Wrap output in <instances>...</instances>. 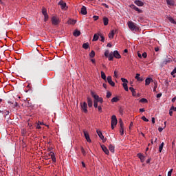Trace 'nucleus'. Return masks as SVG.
<instances>
[{
	"mask_svg": "<svg viewBox=\"0 0 176 176\" xmlns=\"http://www.w3.org/2000/svg\"><path fill=\"white\" fill-rule=\"evenodd\" d=\"M128 27L131 31H140V28L133 21L128 22Z\"/></svg>",
	"mask_w": 176,
	"mask_h": 176,
	"instance_id": "obj_1",
	"label": "nucleus"
},
{
	"mask_svg": "<svg viewBox=\"0 0 176 176\" xmlns=\"http://www.w3.org/2000/svg\"><path fill=\"white\" fill-rule=\"evenodd\" d=\"M116 124H118V118H116V116L113 115L111 117V129L113 130L115 127H116Z\"/></svg>",
	"mask_w": 176,
	"mask_h": 176,
	"instance_id": "obj_2",
	"label": "nucleus"
},
{
	"mask_svg": "<svg viewBox=\"0 0 176 176\" xmlns=\"http://www.w3.org/2000/svg\"><path fill=\"white\" fill-rule=\"evenodd\" d=\"M113 57L115 58H122V56H120V54H119V52L114 51L113 54H111V61H113Z\"/></svg>",
	"mask_w": 176,
	"mask_h": 176,
	"instance_id": "obj_3",
	"label": "nucleus"
},
{
	"mask_svg": "<svg viewBox=\"0 0 176 176\" xmlns=\"http://www.w3.org/2000/svg\"><path fill=\"white\" fill-rule=\"evenodd\" d=\"M80 107L82 112H84V113H87V103L86 102L80 103Z\"/></svg>",
	"mask_w": 176,
	"mask_h": 176,
	"instance_id": "obj_4",
	"label": "nucleus"
},
{
	"mask_svg": "<svg viewBox=\"0 0 176 176\" xmlns=\"http://www.w3.org/2000/svg\"><path fill=\"white\" fill-rule=\"evenodd\" d=\"M52 23L54 25H57L60 23V19L57 16H52Z\"/></svg>",
	"mask_w": 176,
	"mask_h": 176,
	"instance_id": "obj_5",
	"label": "nucleus"
},
{
	"mask_svg": "<svg viewBox=\"0 0 176 176\" xmlns=\"http://www.w3.org/2000/svg\"><path fill=\"white\" fill-rule=\"evenodd\" d=\"M83 133L85 137V140L87 141V142H91V139H90V135H89V132L83 131Z\"/></svg>",
	"mask_w": 176,
	"mask_h": 176,
	"instance_id": "obj_6",
	"label": "nucleus"
},
{
	"mask_svg": "<svg viewBox=\"0 0 176 176\" xmlns=\"http://www.w3.org/2000/svg\"><path fill=\"white\" fill-rule=\"evenodd\" d=\"M58 5L60 6V9H62L63 10L67 9V3H65L63 1H60L58 3Z\"/></svg>",
	"mask_w": 176,
	"mask_h": 176,
	"instance_id": "obj_7",
	"label": "nucleus"
},
{
	"mask_svg": "<svg viewBox=\"0 0 176 176\" xmlns=\"http://www.w3.org/2000/svg\"><path fill=\"white\" fill-rule=\"evenodd\" d=\"M96 132H97L98 137L100 138V140H102L103 142H105V140L104 139V135H102V132H101L98 129H97Z\"/></svg>",
	"mask_w": 176,
	"mask_h": 176,
	"instance_id": "obj_8",
	"label": "nucleus"
},
{
	"mask_svg": "<svg viewBox=\"0 0 176 176\" xmlns=\"http://www.w3.org/2000/svg\"><path fill=\"white\" fill-rule=\"evenodd\" d=\"M131 9L136 10V12H138V13H142V10H140V8H138V7L135 6L134 4L131 5Z\"/></svg>",
	"mask_w": 176,
	"mask_h": 176,
	"instance_id": "obj_9",
	"label": "nucleus"
},
{
	"mask_svg": "<svg viewBox=\"0 0 176 176\" xmlns=\"http://www.w3.org/2000/svg\"><path fill=\"white\" fill-rule=\"evenodd\" d=\"M151 82H153V79H152L151 78H147L145 80V85L149 86V85H151Z\"/></svg>",
	"mask_w": 176,
	"mask_h": 176,
	"instance_id": "obj_10",
	"label": "nucleus"
},
{
	"mask_svg": "<svg viewBox=\"0 0 176 176\" xmlns=\"http://www.w3.org/2000/svg\"><path fill=\"white\" fill-rule=\"evenodd\" d=\"M104 56L106 58H108L109 61H111V54H109V50H106L104 52Z\"/></svg>",
	"mask_w": 176,
	"mask_h": 176,
	"instance_id": "obj_11",
	"label": "nucleus"
},
{
	"mask_svg": "<svg viewBox=\"0 0 176 176\" xmlns=\"http://www.w3.org/2000/svg\"><path fill=\"white\" fill-rule=\"evenodd\" d=\"M87 104L89 108H91V107H93V100H91V98H87Z\"/></svg>",
	"mask_w": 176,
	"mask_h": 176,
	"instance_id": "obj_12",
	"label": "nucleus"
},
{
	"mask_svg": "<svg viewBox=\"0 0 176 176\" xmlns=\"http://www.w3.org/2000/svg\"><path fill=\"white\" fill-rule=\"evenodd\" d=\"M171 61H173V60H171V58H168L162 62V65H167V64H168V63H171Z\"/></svg>",
	"mask_w": 176,
	"mask_h": 176,
	"instance_id": "obj_13",
	"label": "nucleus"
},
{
	"mask_svg": "<svg viewBox=\"0 0 176 176\" xmlns=\"http://www.w3.org/2000/svg\"><path fill=\"white\" fill-rule=\"evenodd\" d=\"M91 96L94 98V101H97L100 98V96L93 91L91 92Z\"/></svg>",
	"mask_w": 176,
	"mask_h": 176,
	"instance_id": "obj_14",
	"label": "nucleus"
},
{
	"mask_svg": "<svg viewBox=\"0 0 176 176\" xmlns=\"http://www.w3.org/2000/svg\"><path fill=\"white\" fill-rule=\"evenodd\" d=\"M166 3L168 6H174V5H175L174 0H166Z\"/></svg>",
	"mask_w": 176,
	"mask_h": 176,
	"instance_id": "obj_15",
	"label": "nucleus"
},
{
	"mask_svg": "<svg viewBox=\"0 0 176 176\" xmlns=\"http://www.w3.org/2000/svg\"><path fill=\"white\" fill-rule=\"evenodd\" d=\"M140 76H141V74H136L135 78L137 79V80H138V82H142V80H144V78L142 77H140Z\"/></svg>",
	"mask_w": 176,
	"mask_h": 176,
	"instance_id": "obj_16",
	"label": "nucleus"
},
{
	"mask_svg": "<svg viewBox=\"0 0 176 176\" xmlns=\"http://www.w3.org/2000/svg\"><path fill=\"white\" fill-rule=\"evenodd\" d=\"M101 148L103 152L106 153V155H108V153H109V151L108 150V148H107V146H105L104 145H101Z\"/></svg>",
	"mask_w": 176,
	"mask_h": 176,
	"instance_id": "obj_17",
	"label": "nucleus"
},
{
	"mask_svg": "<svg viewBox=\"0 0 176 176\" xmlns=\"http://www.w3.org/2000/svg\"><path fill=\"white\" fill-rule=\"evenodd\" d=\"M80 13L81 14H87V10L85 6L81 8Z\"/></svg>",
	"mask_w": 176,
	"mask_h": 176,
	"instance_id": "obj_18",
	"label": "nucleus"
},
{
	"mask_svg": "<svg viewBox=\"0 0 176 176\" xmlns=\"http://www.w3.org/2000/svg\"><path fill=\"white\" fill-rule=\"evenodd\" d=\"M74 36L78 37L80 36V31L78 30H75L74 33H73Z\"/></svg>",
	"mask_w": 176,
	"mask_h": 176,
	"instance_id": "obj_19",
	"label": "nucleus"
},
{
	"mask_svg": "<svg viewBox=\"0 0 176 176\" xmlns=\"http://www.w3.org/2000/svg\"><path fill=\"white\" fill-rule=\"evenodd\" d=\"M109 23V19L107 16L103 17V24L104 25H107Z\"/></svg>",
	"mask_w": 176,
	"mask_h": 176,
	"instance_id": "obj_20",
	"label": "nucleus"
},
{
	"mask_svg": "<svg viewBox=\"0 0 176 176\" xmlns=\"http://www.w3.org/2000/svg\"><path fill=\"white\" fill-rule=\"evenodd\" d=\"M138 156L139 159H140L142 163H144V160H145V157H144V156L142 155V154H141V153H138Z\"/></svg>",
	"mask_w": 176,
	"mask_h": 176,
	"instance_id": "obj_21",
	"label": "nucleus"
},
{
	"mask_svg": "<svg viewBox=\"0 0 176 176\" xmlns=\"http://www.w3.org/2000/svg\"><path fill=\"white\" fill-rule=\"evenodd\" d=\"M135 5L138 6H144V3L140 0H137L135 1Z\"/></svg>",
	"mask_w": 176,
	"mask_h": 176,
	"instance_id": "obj_22",
	"label": "nucleus"
},
{
	"mask_svg": "<svg viewBox=\"0 0 176 176\" xmlns=\"http://www.w3.org/2000/svg\"><path fill=\"white\" fill-rule=\"evenodd\" d=\"M83 49L87 50L90 47V45H89V43H85L82 44Z\"/></svg>",
	"mask_w": 176,
	"mask_h": 176,
	"instance_id": "obj_23",
	"label": "nucleus"
},
{
	"mask_svg": "<svg viewBox=\"0 0 176 176\" xmlns=\"http://www.w3.org/2000/svg\"><path fill=\"white\" fill-rule=\"evenodd\" d=\"M116 34H118V30L115 29V30H111V37L113 38V35H116Z\"/></svg>",
	"mask_w": 176,
	"mask_h": 176,
	"instance_id": "obj_24",
	"label": "nucleus"
},
{
	"mask_svg": "<svg viewBox=\"0 0 176 176\" xmlns=\"http://www.w3.org/2000/svg\"><path fill=\"white\" fill-rule=\"evenodd\" d=\"M168 20L172 23V24H175L176 25V21L173 19V17H168Z\"/></svg>",
	"mask_w": 176,
	"mask_h": 176,
	"instance_id": "obj_25",
	"label": "nucleus"
},
{
	"mask_svg": "<svg viewBox=\"0 0 176 176\" xmlns=\"http://www.w3.org/2000/svg\"><path fill=\"white\" fill-rule=\"evenodd\" d=\"M119 101V97L116 96L111 99V102H118Z\"/></svg>",
	"mask_w": 176,
	"mask_h": 176,
	"instance_id": "obj_26",
	"label": "nucleus"
},
{
	"mask_svg": "<svg viewBox=\"0 0 176 176\" xmlns=\"http://www.w3.org/2000/svg\"><path fill=\"white\" fill-rule=\"evenodd\" d=\"M120 135H123V134H124V126H120Z\"/></svg>",
	"mask_w": 176,
	"mask_h": 176,
	"instance_id": "obj_27",
	"label": "nucleus"
},
{
	"mask_svg": "<svg viewBox=\"0 0 176 176\" xmlns=\"http://www.w3.org/2000/svg\"><path fill=\"white\" fill-rule=\"evenodd\" d=\"M122 86H123L125 91H129V87L127 86V83H123Z\"/></svg>",
	"mask_w": 176,
	"mask_h": 176,
	"instance_id": "obj_28",
	"label": "nucleus"
},
{
	"mask_svg": "<svg viewBox=\"0 0 176 176\" xmlns=\"http://www.w3.org/2000/svg\"><path fill=\"white\" fill-rule=\"evenodd\" d=\"M164 146V142H162L159 146V152H162L163 151V147Z\"/></svg>",
	"mask_w": 176,
	"mask_h": 176,
	"instance_id": "obj_29",
	"label": "nucleus"
},
{
	"mask_svg": "<svg viewBox=\"0 0 176 176\" xmlns=\"http://www.w3.org/2000/svg\"><path fill=\"white\" fill-rule=\"evenodd\" d=\"M96 56V52L94 51H91L89 54V57H91V58H94V56Z\"/></svg>",
	"mask_w": 176,
	"mask_h": 176,
	"instance_id": "obj_30",
	"label": "nucleus"
},
{
	"mask_svg": "<svg viewBox=\"0 0 176 176\" xmlns=\"http://www.w3.org/2000/svg\"><path fill=\"white\" fill-rule=\"evenodd\" d=\"M9 113H10V112L9 111H6L4 113L5 118H8V119H9L10 118V116H9Z\"/></svg>",
	"mask_w": 176,
	"mask_h": 176,
	"instance_id": "obj_31",
	"label": "nucleus"
},
{
	"mask_svg": "<svg viewBox=\"0 0 176 176\" xmlns=\"http://www.w3.org/2000/svg\"><path fill=\"white\" fill-rule=\"evenodd\" d=\"M101 78L105 80L107 79V76H105V73L104 72H101Z\"/></svg>",
	"mask_w": 176,
	"mask_h": 176,
	"instance_id": "obj_32",
	"label": "nucleus"
},
{
	"mask_svg": "<svg viewBox=\"0 0 176 176\" xmlns=\"http://www.w3.org/2000/svg\"><path fill=\"white\" fill-rule=\"evenodd\" d=\"M42 14H47V10L45 8L43 7L42 8Z\"/></svg>",
	"mask_w": 176,
	"mask_h": 176,
	"instance_id": "obj_33",
	"label": "nucleus"
},
{
	"mask_svg": "<svg viewBox=\"0 0 176 176\" xmlns=\"http://www.w3.org/2000/svg\"><path fill=\"white\" fill-rule=\"evenodd\" d=\"M44 21H47V20H49V15L47 14H44Z\"/></svg>",
	"mask_w": 176,
	"mask_h": 176,
	"instance_id": "obj_34",
	"label": "nucleus"
},
{
	"mask_svg": "<svg viewBox=\"0 0 176 176\" xmlns=\"http://www.w3.org/2000/svg\"><path fill=\"white\" fill-rule=\"evenodd\" d=\"M94 42H96V41H98V35L94 34L93 40Z\"/></svg>",
	"mask_w": 176,
	"mask_h": 176,
	"instance_id": "obj_35",
	"label": "nucleus"
},
{
	"mask_svg": "<svg viewBox=\"0 0 176 176\" xmlns=\"http://www.w3.org/2000/svg\"><path fill=\"white\" fill-rule=\"evenodd\" d=\"M94 108H98V102L97 100H94Z\"/></svg>",
	"mask_w": 176,
	"mask_h": 176,
	"instance_id": "obj_36",
	"label": "nucleus"
},
{
	"mask_svg": "<svg viewBox=\"0 0 176 176\" xmlns=\"http://www.w3.org/2000/svg\"><path fill=\"white\" fill-rule=\"evenodd\" d=\"M156 89H157V82H154V87H153V91L156 92Z\"/></svg>",
	"mask_w": 176,
	"mask_h": 176,
	"instance_id": "obj_37",
	"label": "nucleus"
},
{
	"mask_svg": "<svg viewBox=\"0 0 176 176\" xmlns=\"http://www.w3.org/2000/svg\"><path fill=\"white\" fill-rule=\"evenodd\" d=\"M69 24H76V20H74V19H70L69 21Z\"/></svg>",
	"mask_w": 176,
	"mask_h": 176,
	"instance_id": "obj_38",
	"label": "nucleus"
},
{
	"mask_svg": "<svg viewBox=\"0 0 176 176\" xmlns=\"http://www.w3.org/2000/svg\"><path fill=\"white\" fill-rule=\"evenodd\" d=\"M52 157H51V159L52 160V162H56V157L54 156V153H52Z\"/></svg>",
	"mask_w": 176,
	"mask_h": 176,
	"instance_id": "obj_39",
	"label": "nucleus"
},
{
	"mask_svg": "<svg viewBox=\"0 0 176 176\" xmlns=\"http://www.w3.org/2000/svg\"><path fill=\"white\" fill-rule=\"evenodd\" d=\"M121 80H122V82H123V83H129V80H127V79H126L124 78H122Z\"/></svg>",
	"mask_w": 176,
	"mask_h": 176,
	"instance_id": "obj_40",
	"label": "nucleus"
},
{
	"mask_svg": "<svg viewBox=\"0 0 176 176\" xmlns=\"http://www.w3.org/2000/svg\"><path fill=\"white\" fill-rule=\"evenodd\" d=\"M81 152H82L83 156H85L86 151H85V148L83 147H81Z\"/></svg>",
	"mask_w": 176,
	"mask_h": 176,
	"instance_id": "obj_41",
	"label": "nucleus"
},
{
	"mask_svg": "<svg viewBox=\"0 0 176 176\" xmlns=\"http://www.w3.org/2000/svg\"><path fill=\"white\" fill-rule=\"evenodd\" d=\"M140 102H148V100L146 98H142L140 99Z\"/></svg>",
	"mask_w": 176,
	"mask_h": 176,
	"instance_id": "obj_42",
	"label": "nucleus"
},
{
	"mask_svg": "<svg viewBox=\"0 0 176 176\" xmlns=\"http://www.w3.org/2000/svg\"><path fill=\"white\" fill-rule=\"evenodd\" d=\"M119 124H120V127L124 126L123 121L122 120V119L119 120Z\"/></svg>",
	"mask_w": 176,
	"mask_h": 176,
	"instance_id": "obj_43",
	"label": "nucleus"
},
{
	"mask_svg": "<svg viewBox=\"0 0 176 176\" xmlns=\"http://www.w3.org/2000/svg\"><path fill=\"white\" fill-rule=\"evenodd\" d=\"M142 120H144V122H149V120H148L145 116L142 117Z\"/></svg>",
	"mask_w": 176,
	"mask_h": 176,
	"instance_id": "obj_44",
	"label": "nucleus"
},
{
	"mask_svg": "<svg viewBox=\"0 0 176 176\" xmlns=\"http://www.w3.org/2000/svg\"><path fill=\"white\" fill-rule=\"evenodd\" d=\"M111 152L115 153V146H111Z\"/></svg>",
	"mask_w": 176,
	"mask_h": 176,
	"instance_id": "obj_45",
	"label": "nucleus"
},
{
	"mask_svg": "<svg viewBox=\"0 0 176 176\" xmlns=\"http://www.w3.org/2000/svg\"><path fill=\"white\" fill-rule=\"evenodd\" d=\"M172 174H173V169H170V170L168 172V176H171Z\"/></svg>",
	"mask_w": 176,
	"mask_h": 176,
	"instance_id": "obj_46",
	"label": "nucleus"
},
{
	"mask_svg": "<svg viewBox=\"0 0 176 176\" xmlns=\"http://www.w3.org/2000/svg\"><path fill=\"white\" fill-rule=\"evenodd\" d=\"M107 82H108V83H109V85H111V76H109L107 77Z\"/></svg>",
	"mask_w": 176,
	"mask_h": 176,
	"instance_id": "obj_47",
	"label": "nucleus"
},
{
	"mask_svg": "<svg viewBox=\"0 0 176 176\" xmlns=\"http://www.w3.org/2000/svg\"><path fill=\"white\" fill-rule=\"evenodd\" d=\"M98 102H100V104H102V98H99L98 100H96Z\"/></svg>",
	"mask_w": 176,
	"mask_h": 176,
	"instance_id": "obj_48",
	"label": "nucleus"
},
{
	"mask_svg": "<svg viewBox=\"0 0 176 176\" xmlns=\"http://www.w3.org/2000/svg\"><path fill=\"white\" fill-rule=\"evenodd\" d=\"M107 98H111V92L107 91Z\"/></svg>",
	"mask_w": 176,
	"mask_h": 176,
	"instance_id": "obj_49",
	"label": "nucleus"
},
{
	"mask_svg": "<svg viewBox=\"0 0 176 176\" xmlns=\"http://www.w3.org/2000/svg\"><path fill=\"white\" fill-rule=\"evenodd\" d=\"M129 90L131 91V93H134L135 91V89H134L133 87H130Z\"/></svg>",
	"mask_w": 176,
	"mask_h": 176,
	"instance_id": "obj_50",
	"label": "nucleus"
},
{
	"mask_svg": "<svg viewBox=\"0 0 176 176\" xmlns=\"http://www.w3.org/2000/svg\"><path fill=\"white\" fill-rule=\"evenodd\" d=\"M171 111H174L175 112H176V107H174V106H172L170 108Z\"/></svg>",
	"mask_w": 176,
	"mask_h": 176,
	"instance_id": "obj_51",
	"label": "nucleus"
},
{
	"mask_svg": "<svg viewBox=\"0 0 176 176\" xmlns=\"http://www.w3.org/2000/svg\"><path fill=\"white\" fill-rule=\"evenodd\" d=\"M142 57L144 58H146V52H144L142 54Z\"/></svg>",
	"mask_w": 176,
	"mask_h": 176,
	"instance_id": "obj_52",
	"label": "nucleus"
},
{
	"mask_svg": "<svg viewBox=\"0 0 176 176\" xmlns=\"http://www.w3.org/2000/svg\"><path fill=\"white\" fill-rule=\"evenodd\" d=\"M98 109L99 112H102V108L101 107V106H98Z\"/></svg>",
	"mask_w": 176,
	"mask_h": 176,
	"instance_id": "obj_53",
	"label": "nucleus"
},
{
	"mask_svg": "<svg viewBox=\"0 0 176 176\" xmlns=\"http://www.w3.org/2000/svg\"><path fill=\"white\" fill-rule=\"evenodd\" d=\"M114 78H118V72L116 70L114 72Z\"/></svg>",
	"mask_w": 176,
	"mask_h": 176,
	"instance_id": "obj_54",
	"label": "nucleus"
},
{
	"mask_svg": "<svg viewBox=\"0 0 176 176\" xmlns=\"http://www.w3.org/2000/svg\"><path fill=\"white\" fill-rule=\"evenodd\" d=\"M98 19V16H94V21H97V19Z\"/></svg>",
	"mask_w": 176,
	"mask_h": 176,
	"instance_id": "obj_55",
	"label": "nucleus"
},
{
	"mask_svg": "<svg viewBox=\"0 0 176 176\" xmlns=\"http://www.w3.org/2000/svg\"><path fill=\"white\" fill-rule=\"evenodd\" d=\"M163 128H162V127H159L158 128V131L160 132V133H162V131H163Z\"/></svg>",
	"mask_w": 176,
	"mask_h": 176,
	"instance_id": "obj_56",
	"label": "nucleus"
},
{
	"mask_svg": "<svg viewBox=\"0 0 176 176\" xmlns=\"http://www.w3.org/2000/svg\"><path fill=\"white\" fill-rule=\"evenodd\" d=\"M38 124L40 126L45 125V124H44L43 122H41V121H38Z\"/></svg>",
	"mask_w": 176,
	"mask_h": 176,
	"instance_id": "obj_57",
	"label": "nucleus"
},
{
	"mask_svg": "<svg viewBox=\"0 0 176 176\" xmlns=\"http://www.w3.org/2000/svg\"><path fill=\"white\" fill-rule=\"evenodd\" d=\"M120 113H121V115L123 113V108L120 107Z\"/></svg>",
	"mask_w": 176,
	"mask_h": 176,
	"instance_id": "obj_58",
	"label": "nucleus"
},
{
	"mask_svg": "<svg viewBox=\"0 0 176 176\" xmlns=\"http://www.w3.org/2000/svg\"><path fill=\"white\" fill-rule=\"evenodd\" d=\"M111 86H112L113 87H115V82L112 80H111Z\"/></svg>",
	"mask_w": 176,
	"mask_h": 176,
	"instance_id": "obj_59",
	"label": "nucleus"
},
{
	"mask_svg": "<svg viewBox=\"0 0 176 176\" xmlns=\"http://www.w3.org/2000/svg\"><path fill=\"white\" fill-rule=\"evenodd\" d=\"M36 129H41V125L38 123H37V124L36 126Z\"/></svg>",
	"mask_w": 176,
	"mask_h": 176,
	"instance_id": "obj_60",
	"label": "nucleus"
},
{
	"mask_svg": "<svg viewBox=\"0 0 176 176\" xmlns=\"http://www.w3.org/2000/svg\"><path fill=\"white\" fill-rule=\"evenodd\" d=\"M169 115H170V116H173V110L170 109Z\"/></svg>",
	"mask_w": 176,
	"mask_h": 176,
	"instance_id": "obj_61",
	"label": "nucleus"
},
{
	"mask_svg": "<svg viewBox=\"0 0 176 176\" xmlns=\"http://www.w3.org/2000/svg\"><path fill=\"white\" fill-rule=\"evenodd\" d=\"M162 97V94H157V98H160Z\"/></svg>",
	"mask_w": 176,
	"mask_h": 176,
	"instance_id": "obj_62",
	"label": "nucleus"
},
{
	"mask_svg": "<svg viewBox=\"0 0 176 176\" xmlns=\"http://www.w3.org/2000/svg\"><path fill=\"white\" fill-rule=\"evenodd\" d=\"M91 61L93 64H96V60L95 59H91Z\"/></svg>",
	"mask_w": 176,
	"mask_h": 176,
	"instance_id": "obj_63",
	"label": "nucleus"
},
{
	"mask_svg": "<svg viewBox=\"0 0 176 176\" xmlns=\"http://www.w3.org/2000/svg\"><path fill=\"white\" fill-rule=\"evenodd\" d=\"M176 100V96L172 99V102H175Z\"/></svg>",
	"mask_w": 176,
	"mask_h": 176,
	"instance_id": "obj_64",
	"label": "nucleus"
}]
</instances>
